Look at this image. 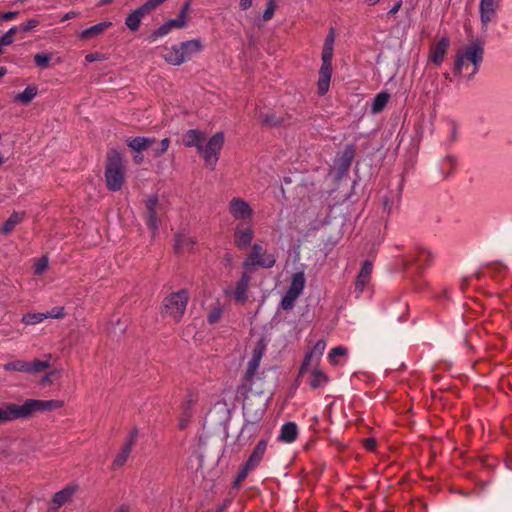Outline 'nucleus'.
<instances>
[{"mask_svg": "<svg viewBox=\"0 0 512 512\" xmlns=\"http://www.w3.org/2000/svg\"><path fill=\"white\" fill-rule=\"evenodd\" d=\"M64 402L61 400H26L22 405L7 404L0 407V424L16 420L24 419L31 416L36 411H50L61 408Z\"/></svg>", "mask_w": 512, "mask_h": 512, "instance_id": "obj_1", "label": "nucleus"}, {"mask_svg": "<svg viewBox=\"0 0 512 512\" xmlns=\"http://www.w3.org/2000/svg\"><path fill=\"white\" fill-rule=\"evenodd\" d=\"M170 144L169 138L160 141L152 137H135L127 139V145L136 152L146 151L148 156L158 158L167 151Z\"/></svg>", "mask_w": 512, "mask_h": 512, "instance_id": "obj_2", "label": "nucleus"}, {"mask_svg": "<svg viewBox=\"0 0 512 512\" xmlns=\"http://www.w3.org/2000/svg\"><path fill=\"white\" fill-rule=\"evenodd\" d=\"M189 300V292L186 289L173 292L163 300L166 314L175 321H180L186 311Z\"/></svg>", "mask_w": 512, "mask_h": 512, "instance_id": "obj_3", "label": "nucleus"}, {"mask_svg": "<svg viewBox=\"0 0 512 512\" xmlns=\"http://www.w3.org/2000/svg\"><path fill=\"white\" fill-rule=\"evenodd\" d=\"M268 442L267 440H260L257 445L254 447L251 455L243 465V467L239 470L237 477L233 482V487L240 486L244 480L247 478L248 474L254 471L263 460L265 452L267 450Z\"/></svg>", "mask_w": 512, "mask_h": 512, "instance_id": "obj_4", "label": "nucleus"}, {"mask_svg": "<svg viewBox=\"0 0 512 512\" xmlns=\"http://www.w3.org/2000/svg\"><path fill=\"white\" fill-rule=\"evenodd\" d=\"M484 49L479 41L473 42L465 48L464 51H458L455 61V72L460 73L465 60L471 61L474 65L472 75L478 70V65L482 62Z\"/></svg>", "mask_w": 512, "mask_h": 512, "instance_id": "obj_5", "label": "nucleus"}, {"mask_svg": "<svg viewBox=\"0 0 512 512\" xmlns=\"http://www.w3.org/2000/svg\"><path fill=\"white\" fill-rule=\"evenodd\" d=\"M275 263L276 259L273 254L268 253L261 245L253 244L250 253L243 262V267L248 269L252 266H259L269 269L272 268Z\"/></svg>", "mask_w": 512, "mask_h": 512, "instance_id": "obj_6", "label": "nucleus"}, {"mask_svg": "<svg viewBox=\"0 0 512 512\" xmlns=\"http://www.w3.org/2000/svg\"><path fill=\"white\" fill-rule=\"evenodd\" d=\"M332 57L333 47L324 44L322 49V65L319 71L318 80L319 95H325L329 89V84L332 75Z\"/></svg>", "mask_w": 512, "mask_h": 512, "instance_id": "obj_7", "label": "nucleus"}, {"mask_svg": "<svg viewBox=\"0 0 512 512\" xmlns=\"http://www.w3.org/2000/svg\"><path fill=\"white\" fill-rule=\"evenodd\" d=\"M105 181L108 190H121L125 182V167L123 162H108L105 169Z\"/></svg>", "mask_w": 512, "mask_h": 512, "instance_id": "obj_8", "label": "nucleus"}, {"mask_svg": "<svg viewBox=\"0 0 512 512\" xmlns=\"http://www.w3.org/2000/svg\"><path fill=\"white\" fill-rule=\"evenodd\" d=\"M50 367L48 360L36 359L32 362L24 360H14L3 365V369L9 372H23L27 374H37Z\"/></svg>", "mask_w": 512, "mask_h": 512, "instance_id": "obj_9", "label": "nucleus"}, {"mask_svg": "<svg viewBox=\"0 0 512 512\" xmlns=\"http://www.w3.org/2000/svg\"><path fill=\"white\" fill-rule=\"evenodd\" d=\"M433 256L425 248H418L413 254L405 257L403 265L406 269H411L414 273H421L432 263Z\"/></svg>", "mask_w": 512, "mask_h": 512, "instance_id": "obj_10", "label": "nucleus"}, {"mask_svg": "<svg viewBox=\"0 0 512 512\" xmlns=\"http://www.w3.org/2000/svg\"><path fill=\"white\" fill-rule=\"evenodd\" d=\"M254 238V225L252 221L238 222L234 227L233 243L239 250H246L251 246Z\"/></svg>", "mask_w": 512, "mask_h": 512, "instance_id": "obj_11", "label": "nucleus"}, {"mask_svg": "<svg viewBox=\"0 0 512 512\" xmlns=\"http://www.w3.org/2000/svg\"><path fill=\"white\" fill-rule=\"evenodd\" d=\"M228 211L238 222L252 221L254 215V210L250 204L240 197H234L229 201Z\"/></svg>", "mask_w": 512, "mask_h": 512, "instance_id": "obj_12", "label": "nucleus"}, {"mask_svg": "<svg viewBox=\"0 0 512 512\" xmlns=\"http://www.w3.org/2000/svg\"><path fill=\"white\" fill-rule=\"evenodd\" d=\"M145 206V222L154 235L158 231L160 225V219L158 216L160 204L158 197L155 195L148 196L145 201Z\"/></svg>", "mask_w": 512, "mask_h": 512, "instance_id": "obj_13", "label": "nucleus"}, {"mask_svg": "<svg viewBox=\"0 0 512 512\" xmlns=\"http://www.w3.org/2000/svg\"><path fill=\"white\" fill-rule=\"evenodd\" d=\"M137 437L138 431L136 429L129 432L124 444L112 463V468L114 470L121 468L127 462L132 448L137 441Z\"/></svg>", "mask_w": 512, "mask_h": 512, "instance_id": "obj_14", "label": "nucleus"}, {"mask_svg": "<svg viewBox=\"0 0 512 512\" xmlns=\"http://www.w3.org/2000/svg\"><path fill=\"white\" fill-rule=\"evenodd\" d=\"M265 351V345L262 341L258 342L252 351V357L247 364L246 371L244 373V380L253 382L256 372L260 366L261 359Z\"/></svg>", "mask_w": 512, "mask_h": 512, "instance_id": "obj_15", "label": "nucleus"}, {"mask_svg": "<svg viewBox=\"0 0 512 512\" xmlns=\"http://www.w3.org/2000/svg\"><path fill=\"white\" fill-rule=\"evenodd\" d=\"M223 144L224 134L223 132H217L208 140L205 146L202 145V151L199 152L205 160H210L213 157L217 159Z\"/></svg>", "mask_w": 512, "mask_h": 512, "instance_id": "obj_16", "label": "nucleus"}, {"mask_svg": "<svg viewBox=\"0 0 512 512\" xmlns=\"http://www.w3.org/2000/svg\"><path fill=\"white\" fill-rule=\"evenodd\" d=\"M326 348L324 340H318L313 348L306 354L304 361L300 368V374H303L309 366H318L319 361Z\"/></svg>", "mask_w": 512, "mask_h": 512, "instance_id": "obj_17", "label": "nucleus"}, {"mask_svg": "<svg viewBox=\"0 0 512 512\" xmlns=\"http://www.w3.org/2000/svg\"><path fill=\"white\" fill-rule=\"evenodd\" d=\"M373 271L372 262L365 260L355 281L356 296L359 297L369 285Z\"/></svg>", "mask_w": 512, "mask_h": 512, "instance_id": "obj_18", "label": "nucleus"}, {"mask_svg": "<svg viewBox=\"0 0 512 512\" xmlns=\"http://www.w3.org/2000/svg\"><path fill=\"white\" fill-rule=\"evenodd\" d=\"M197 402V399L194 395L190 394L181 404V415L179 418L178 427L180 430H184L187 428L193 414L194 407Z\"/></svg>", "mask_w": 512, "mask_h": 512, "instance_id": "obj_19", "label": "nucleus"}, {"mask_svg": "<svg viewBox=\"0 0 512 512\" xmlns=\"http://www.w3.org/2000/svg\"><path fill=\"white\" fill-rule=\"evenodd\" d=\"M250 281L251 276L247 272L242 273L233 290V296L237 303L245 304L247 302Z\"/></svg>", "mask_w": 512, "mask_h": 512, "instance_id": "obj_20", "label": "nucleus"}, {"mask_svg": "<svg viewBox=\"0 0 512 512\" xmlns=\"http://www.w3.org/2000/svg\"><path fill=\"white\" fill-rule=\"evenodd\" d=\"M450 41L446 37H442L439 42L432 47L430 51V59L431 61L436 64L440 65L445 57V54L447 53V50L449 48Z\"/></svg>", "mask_w": 512, "mask_h": 512, "instance_id": "obj_21", "label": "nucleus"}, {"mask_svg": "<svg viewBox=\"0 0 512 512\" xmlns=\"http://www.w3.org/2000/svg\"><path fill=\"white\" fill-rule=\"evenodd\" d=\"M149 13L150 12L144 8V5H142L127 16L125 20L126 26L133 32L137 31L140 27L142 18Z\"/></svg>", "mask_w": 512, "mask_h": 512, "instance_id": "obj_22", "label": "nucleus"}, {"mask_svg": "<svg viewBox=\"0 0 512 512\" xmlns=\"http://www.w3.org/2000/svg\"><path fill=\"white\" fill-rule=\"evenodd\" d=\"M298 437V427L295 422H286L281 426L278 440L284 443H293Z\"/></svg>", "mask_w": 512, "mask_h": 512, "instance_id": "obj_23", "label": "nucleus"}, {"mask_svg": "<svg viewBox=\"0 0 512 512\" xmlns=\"http://www.w3.org/2000/svg\"><path fill=\"white\" fill-rule=\"evenodd\" d=\"M205 135L197 129L188 130L182 137V142L186 147L196 146L199 151H202V141Z\"/></svg>", "mask_w": 512, "mask_h": 512, "instance_id": "obj_24", "label": "nucleus"}, {"mask_svg": "<svg viewBox=\"0 0 512 512\" xmlns=\"http://www.w3.org/2000/svg\"><path fill=\"white\" fill-rule=\"evenodd\" d=\"M26 217L25 211H14L9 218L4 222L1 227V233L4 235H9L13 232L15 227L22 223Z\"/></svg>", "mask_w": 512, "mask_h": 512, "instance_id": "obj_25", "label": "nucleus"}, {"mask_svg": "<svg viewBox=\"0 0 512 512\" xmlns=\"http://www.w3.org/2000/svg\"><path fill=\"white\" fill-rule=\"evenodd\" d=\"M305 275L304 272H296L292 275L290 286L287 290L288 293L299 297L305 288Z\"/></svg>", "mask_w": 512, "mask_h": 512, "instance_id": "obj_26", "label": "nucleus"}, {"mask_svg": "<svg viewBox=\"0 0 512 512\" xmlns=\"http://www.w3.org/2000/svg\"><path fill=\"white\" fill-rule=\"evenodd\" d=\"M196 246V240L190 236L177 235L175 240V250L178 253L193 252Z\"/></svg>", "mask_w": 512, "mask_h": 512, "instance_id": "obj_27", "label": "nucleus"}, {"mask_svg": "<svg viewBox=\"0 0 512 512\" xmlns=\"http://www.w3.org/2000/svg\"><path fill=\"white\" fill-rule=\"evenodd\" d=\"M497 6V0H481L480 2V14L481 21L487 24L491 21L495 8Z\"/></svg>", "mask_w": 512, "mask_h": 512, "instance_id": "obj_28", "label": "nucleus"}, {"mask_svg": "<svg viewBox=\"0 0 512 512\" xmlns=\"http://www.w3.org/2000/svg\"><path fill=\"white\" fill-rule=\"evenodd\" d=\"M76 489H77L76 486L69 485V486H66L64 489L55 493L52 498V502H53V504L56 505V508L61 507L67 501H69L71 499V497L73 496V494L76 492Z\"/></svg>", "mask_w": 512, "mask_h": 512, "instance_id": "obj_29", "label": "nucleus"}, {"mask_svg": "<svg viewBox=\"0 0 512 512\" xmlns=\"http://www.w3.org/2000/svg\"><path fill=\"white\" fill-rule=\"evenodd\" d=\"M111 25H112V23L109 22V21L98 23V24H96L94 26H91V27L83 30L80 33L79 38L83 39V40H87V39H91L93 37H96V36L102 34Z\"/></svg>", "mask_w": 512, "mask_h": 512, "instance_id": "obj_30", "label": "nucleus"}, {"mask_svg": "<svg viewBox=\"0 0 512 512\" xmlns=\"http://www.w3.org/2000/svg\"><path fill=\"white\" fill-rule=\"evenodd\" d=\"M181 52L185 57V61L189 60L193 54L199 53L202 50V44L200 40L193 39L182 42L180 45Z\"/></svg>", "mask_w": 512, "mask_h": 512, "instance_id": "obj_31", "label": "nucleus"}, {"mask_svg": "<svg viewBox=\"0 0 512 512\" xmlns=\"http://www.w3.org/2000/svg\"><path fill=\"white\" fill-rule=\"evenodd\" d=\"M313 370L310 375L309 385L312 389H317L322 387L328 383V376L317 368V366H313Z\"/></svg>", "mask_w": 512, "mask_h": 512, "instance_id": "obj_32", "label": "nucleus"}, {"mask_svg": "<svg viewBox=\"0 0 512 512\" xmlns=\"http://www.w3.org/2000/svg\"><path fill=\"white\" fill-rule=\"evenodd\" d=\"M223 313V305L219 301H216L214 304L210 306L207 312L206 320L208 324L214 325L218 323L222 319Z\"/></svg>", "mask_w": 512, "mask_h": 512, "instance_id": "obj_33", "label": "nucleus"}, {"mask_svg": "<svg viewBox=\"0 0 512 512\" xmlns=\"http://www.w3.org/2000/svg\"><path fill=\"white\" fill-rule=\"evenodd\" d=\"M164 59L167 63L171 65H181L185 62V57L183 56V52H181L180 46H173L168 52L164 55Z\"/></svg>", "mask_w": 512, "mask_h": 512, "instance_id": "obj_34", "label": "nucleus"}, {"mask_svg": "<svg viewBox=\"0 0 512 512\" xmlns=\"http://www.w3.org/2000/svg\"><path fill=\"white\" fill-rule=\"evenodd\" d=\"M37 92L38 89L36 86H27L22 93H19L14 97V101L23 105H28L37 95Z\"/></svg>", "mask_w": 512, "mask_h": 512, "instance_id": "obj_35", "label": "nucleus"}, {"mask_svg": "<svg viewBox=\"0 0 512 512\" xmlns=\"http://www.w3.org/2000/svg\"><path fill=\"white\" fill-rule=\"evenodd\" d=\"M259 119L264 125L269 127H279L286 123V119L284 117H278L275 113L260 114Z\"/></svg>", "mask_w": 512, "mask_h": 512, "instance_id": "obj_36", "label": "nucleus"}, {"mask_svg": "<svg viewBox=\"0 0 512 512\" xmlns=\"http://www.w3.org/2000/svg\"><path fill=\"white\" fill-rule=\"evenodd\" d=\"M389 98H390V96L386 92H381V93L377 94L372 102V105H371L372 113H374V114L380 113L387 105Z\"/></svg>", "mask_w": 512, "mask_h": 512, "instance_id": "obj_37", "label": "nucleus"}, {"mask_svg": "<svg viewBox=\"0 0 512 512\" xmlns=\"http://www.w3.org/2000/svg\"><path fill=\"white\" fill-rule=\"evenodd\" d=\"M437 170L439 172L437 177L439 179H446L453 174L455 170V164L454 162H439Z\"/></svg>", "mask_w": 512, "mask_h": 512, "instance_id": "obj_38", "label": "nucleus"}, {"mask_svg": "<svg viewBox=\"0 0 512 512\" xmlns=\"http://www.w3.org/2000/svg\"><path fill=\"white\" fill-rule=\"evenodd\" d=\"M48 318L47 313H27L22 317L25 325H35Z\"/></svg>", "mask_w": 512, "mask_h": 512, "instance_id": "obj_39", "label": "nucleus"}, {"mask_svg": "<svg viewBox=\"0 0 512 512\" xmlns=\"http://www.w3.org/2000/svg\"><path fill=\"white\" fill-rule=\"evenodd\" d=\"M51 60L50 54L47 53H38L34 55V62L36 66L46 69L49 66V62Z\"/></svg>", "mask_w": 512, "mask_h": 512, "instance_id": "obj_40", "label": "nucleus"}, {"mask_svg": "<svg viewBox=\"0 0 512 512\" xmlns=\"http://www.w3.org/2000/svg\"><path fill=\"white\" fill-rule=\"evenodd\" d=\"M298 297L286 292V294L283 296L280 306L283 310H290L293 308L294 303Z\"/></svg>", "mask_w": 512, "mask_h": 512, "instance_id": "obj_41", "label": "nucleus"}, {"mask_svg": "<svg viewBox=\"0 0 512 512\" xmlns=\"http://www.w3.org/2000/svg\"><path fill=\"white\" fill-rule=\"evenodd\" d=\"M252 383L242 379V383L237 386L236 393L238 396L246 398L248 393L252 390Z\"/></svg>", "mask_w": 512, "mask_h": 512, "instance_id": "obj_42", "label": "nucleus"}, {"mask_svg": "<svg viewBox=\"0 0 512 512\" xmlns=\"http://www.w3.org/2000/svg\"><path fill=\"white\" fill-rule=\"evenodd\" d=\"M347 349L343 346H337L331 349V351L328 354L329 360L331 363H336V357H341L346 355Z\"/></svg>", "mask_w": 512, "mask_h": 512, "instance_id": "obj_43", "label": "nucleus"}, {"mask_svg": "<svg viewBox=\"0 0 512 512\" xmlns=\"http://www.w3.org/2000/svg\"><path fill=\"white\" fill-rule=\"evenodd\" d=\"M17 32L16 27L10 28L1 38L0 46H7L13 43V37Z\"/></svg>", "mask_w": 512, "mask_h": 512, "instance_id": "obj_44", "label": "nucleus"}, {"mask_svg": "<svg viewBox=\"0 0 512 512\" xmlns=\"http://www.w3.org/2000/svg\"><path fill=\"white\" fill-rule=\"evenodd\" d=\"M48 267V258L46 256H42L39 258L34 265V273L36 275H41Z\"/></svg>", "mask_w": 512, "mask_h": 512, "instance_id": "obj_45", "label": "nucleus"}, {"mask_svg": "<svg viewBox=\"0 0 512 512\" xmlns=\"http://www.w3.org/2000/svg\"><path fill=\"white\" fill-rule=\"evenodd\" d=\"M171 31V27L167 22H165L162 26H160L158 29L154 30L152 34L150 35V38L152 40L157 39L158 37H162L166 34H168Z\"/></svg>", "mask_w": 512, "mask_h": 512, "instance_id": "obj_46", "label": "nucleus"}, {"mask_svg": "<svg viewBox=\"0 0 512 512\" xmlns=\"http://www.w3.org/2000/svg\"><path fill=\"white\" fill-rule=\"evenodd\" d=\"M274 11H275V3H274V0H270L267 4V7L263 13V20L264 21H268L270 20L273 15H274Z\"/></svg>", "mask_w": 512, "mask_h": 512, "instance_id": "obj_47", "label": "nucleus"}, {"mask_svg": "<svg viewBox=\"0 0 512 512\" xmlns=\"http://www.w3.org/2000/svg\"><path fill=\"white\" fill-rule=\"evenodd\" d=\"M355 152L356 149L354 145H347L340 160H353L355 157Z\"/></svg>", "mask_w": 512, "mask_h": 512, "instance_id": "obj_48", "label": "nucleus"}, {"mask_svg": "<svg viewBox=\"0 0 512 512\" xmlns=\"http://www.w3.org/2000/svg\"><path fill=\"white\" fill-rule=\"evenodd\" d=\"M167 23L172 28H184L187 25V20L184 18H181V16L178 15L176 19L168 20Z\"/></svg>", "mask_w": 512, "mask_h": 512, "instance_id": "obj_49", "label": "nucleus"}, {"mask_svg": "<svg viewBox=\"0 0 512 512\" xmlns=\"http://www.w3.org/2000/svg\"><path fill=\"white\" fill-rule=\"evenodd\" d=\"M166 0H148L145 2L144 8H146L149 12H152L157 6L165 2Z\"/></svg>", "mask_w": 512, "mask_h": 512, "instance_id": "obj_50", "label": "nucleus"}, {"mask_svg": "<svg viewBox=\"0 0 512 512\" xmlns=\"http://www.w3.org/2000/svg\"><path fill=\"white\" fill-rule=\"evenodd\" d=\"M39 25V21L36 19H30L25 24L22 25L23 32H29Z\"/></svg>", "mask_w": 512, "mask_h": 512, "instance_id": "obj_51", "label": "nucleus"}, {"mask_svg": "<svg viewBox=\"0 0 512 512\" xmlns=\"http://www.w3.org/2000/svg\"><path fill=\"white\" fill-rule=\"evenodd\" d=\"M190 5H191V0H187L186 2H184V4L181 7V10L179 12V16H181V18H184L185 20H187L188 12L190 10Z\"/></svg>", "mask_w": 512, "mask_h": 512, "instance_id": "obj_52", "label": "nucleus"}, {"mask_svg": "<svg viewBox=\"0 0 512 512\" xmlns=\"http://www.w3.org/2000/svg\"><path fill=\"white\" fill-rule=\"evenodd\" d=\"M363 445L366 448V450L374 451L376 449L377 442L374 438H367L364 440Z\"/></svg>", "mask_w": 512, "mask_h": 512, "instance_id": "obj_53", "label": "nucleus"}, {"mask_svg": "<svg viewBox=\"0 0 512 512\" xmlns=\"http://www.w3.org/2000/svg\"><path fill=\"white\" fill-rule=\"evenodd\" d=\"M107 160H122V154L116 149H110L107 153Z\"/></svg>", "mask_w": 512, "mask_h": 512, "instance_id": "obj_54", "label": "nucleus"}, {"mask_svg": "<svg viewBox=\"0 0 512 512\" xmlns=\"http://www.w3.org/2000/svg\"><path fill=\"white\" fill-rule=\"evenodd\" d=\"M18 14H19L18 11H9V12H5V13H0V21L1 20H5V21L11 20V19L15 18Z\"/></svg>", "mask_w": 512, "mask_h": 512, "instance_id": "obj_55", "label": "nucleus"}, {"mask_svg": "<svg viewBox=\"0 0 512 512\" xmlns=\"http://www.w3.org/2000/svg\"><path fill=\"white\" fill-rule=\"evenodd\" d=\"M48 315V318H56V319H61L64 317L65 313H64V308H57V312L54 313L53 311L52 312H48L47 313Z\"/></svg>", "mask_w": 512, "mask_h": 512, "instance_id": "obj_56", "label": "nucleus"}, {"mask_svg": "<svg viewBox=\"0 0 512 512\" xmlns=\"http://www.w3.org/2000/svg\"><path fill=\"white\" fill-rule=\"evenodd\" d=\"M382 203H383L384 211L387 212V214H390L391 206H392V202L390 201V198L388 196H384Z\"/></svg>", "mask_w": 512, "mask_h": 512, "instance_id": "obj_57", "label": "nucleus"}, {"mask_svg": "<svg viewBox=\"0 0 512 512\" xmlns=\"http://www.w3.org/2000/svg\"><path fill=\"white\" fill-rule=\"evenodd\" d=\"M324 44L333 47V45H334V31H333V29H331L329 34L327 35Z\"/></svg>", "mask_w": 512, "mask_h": 512, "instance_id": "obj_58", "label": "nucleus"}, {"mask_svg": "<svg viewBox=\"0 0 512 512\" xmlns=\"http://www.w3.org/2000/svg\"><path fill=\"white\" fill-rule=\"evenodd\" d=\"M402 6V0H399L389 11H388V15L392 16V15H395L401 8Z\"/></svg>", "mask_w": 512, "mask_h": 512, "instance_id": "obj_59", "label": "nucleus"}, {"mask_svg": "<svg viewBox=\"0 0 512 512\" xmlns=\"http://www.w3.org/2000/svg\"><path fill=\"white\" fill-rule=\"evenodd\" d=\"M252 5V0H240L239 6L242 10H247Z\"/></svg>", "mask_w": 512, "mask_h": 512, "instance_id": "obj_60", "label": "nucleus"}, {"mask_svg": "<svg viewBox=\"0 0 512 512\" xmlns=\"http://www.w3.org/2000/svg\"><path fill=\"white\" fill-rule=\"evenodd\" d=\"M451 126H452V132H451V140H455L457 138V124L455 121H452L451 122Z\"/></svg>", "mask_w": 512, "mask_h": 512, "instance_id": "obj_61", "label": "nucleus"}, {"mask_svg": "<svg viewBox=\"0 0 512 512\" xmlns=\"http://www.w3.org/2000/svg\"><path fill=\"white\" fill-rule=\"evenodd\" d=\"M76 16H77V13H76V12H73V11L68 12V13H66V14L63 16L62 21H66V20L72 19V18H74V17H76Z\"/></svg>", "mask_w": 512, "mask_h": 512, "instance_id": "obj_62", "label": "nucleus"}, {"mask_svg": "<svg viewBox=\"0 0 512 512\" xmlns=\"http://www.w3.org/2000/svg\"><path fill=\"white\" fill-rule=\"evenodd\" d=\"M97 58H98V57H97V54H93V53H91V54H87V55H86V60H87L88 62H93V61L97 60Z\"/></svg>", "mask_w": 512, "mask_h": 512, "instance_id": "obj_63", "label": "nucleus"}, {"mask_svg": "<svg viewBox=\"0 0 512 512\" xmlns=\"http://www.w3.org/2000/svg\"><path fill=\"white\" fill-rule=\"evenodd\" d=\"M115 512H129V507L126 505H122Z\"/></svg>", "mask_w": 512, "mask_h": 512, "instance_id": "obj_64", "label": "nucleus"}]
</instances>
